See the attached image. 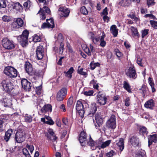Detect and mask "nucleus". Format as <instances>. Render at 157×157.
<instances>
[{"instance_id":"57","label":"nucleus","mask_w":157,"mask_h":157,"mask_svg":"<svg viewBox=\"0 0 157 157\" xmlns=\"http://www.w3.org/2000/svg\"><path fill=\"white\" fill-rule=\"evenodd\" d=\"M31 2L29 0H28L24 3L23 6L25 7H29L31 5Z\"/></svg>"},{"instance_id":"20","label":"nucleus","mask_w":157,"mask_h":157,"mask_svg":"<svg viewBox=\"0 0 157 157\" xmlns=\"http://www.w3.org/2000/svg\"><path fill=\"white\" fill-rule=\"evenodd\" d=\"M25 71L29 75H32L34 73L32 65L29 62H26L25 64Z\"/></svg>"},{"instance_id":"49","label":"nucleus","mask_w":157,"mask_h":157,"mask_svg":"<svg viewBox=\"0 0 157 157\" xmlns=\"http://www.w3.org/2000/svg\"><path fill=\"white\" fill-rule=\"evenodd\" d=\"M80 12L86 15L88 13V11L85 6H82L80 9Z\"/></svg>"},{"instance_id":"19","label":"nucleus","mask_w":157,"mask_h":157,"mask_svg":"<svg viewBox=\"0 0 157 157\" xmlns=\"http://www.w3.org/2000/svg\"><path fill=\"white\" fill-rule=\"evenodd\" d=\"M129 141L131 144L134 147H136L139 145V138L136 136H130L129 138Z\"/></svg>"},{"instance_id":"30","label":"nucleus","mask_w":157,"mask_h":157,"mask_svg":"<svg viewBox=\"0 0 157 157\" xmlns=\"http://www.w3.org/2000/svg\"><path fill=\"white\" fill-rule=\"evenodd\" d=\"M131 3V0H121L119 3V5L123 7L128 6Z\"/></svg>"},{"instance_id":"16","label":"nucleus","mask_w":157,"mask_h":157,"mask_svg":"<svg viewBox=\"0 0 157 157\" xmlns=\"http://www.w3.org/2000/svg\"><path fill=\"white\" fill-rule=\"evenodd\" d=\"M76 109L78 111L79 114L82 117L83 116L85 110L83 109L82 101H77Z\"/></svg>"},{"instance_id":"41","label":"nucleus","mask_w":157,"mask_h":157,"mask_svg":"<svg viewBox=\"0 0 157 157\" xmlns=\"http://www.w3.org/2000/svg\"><path fill=\"white\" fill-rule=\"evenodd\" d=\"M46 119L47 120L45 121V123L50 125H52L54 124V122L51 119L50 117L48 116L46 117Z\"/></svg>"},{"instance_id":"23","label":"nucleus","mask_w":157,"mask_h":157,"mask_svg":"<svg viewBox=\"0 0 157 157\" xmlns=\"http://www.w3.org/2000/svg\"><path fill=\"white\" fill-rule=\"evenodd\" d=\"M95 121L98 126L100 127L103 123V119L100 113H97L95 116Z\"/></svg>"},{"instance_id":"10","label":"nucleus","mask_w":157,"mask_h":157,"mask_svg":"<svg viewBox=\"0 0 157 157\" xmlns=\"http://www.w3.org/2000/svg\"><path fill=\"white\" fill-rule=\"evenodd\" d=\"M67 92V89L65 88H63L57 93L56 99L59 101H63L66 97Z\"/></svg>"},{"instance_id":"9","label":"nucleus","mask_w":157,"mask_h":157,"mask_svg":"<svg viewBox=\"0 0 157 157\" xmlns=\"http://www.w3.org/2000/svg\"><path fill=\"white\" fill-rule=\"evenodd\" d=\"M43 104L40 103L37 105V108L38 109L40 110L42 113H46L47 112H51L52 111V107L50 104L45 105L43 106Z\"/></svg>"},{"instance_id":"14","label":"nucleus","mask_w":157,"mask_h":157,"mask_svg":"<svg viewBox=\"0 0 157 157\" xmlns=\"http://www.w3.org/2000/svg\"><path fill=\"white\" fill-rule=\"evenodd\" d=\"M46 23H44L41 26V28L44 29L46 28H53L54 27L55 24L53 19L52 18L46 20Z\"/></svg>"},{"instance_id":"42","label":"nucleus","mask_w":157,"mask_h":157,"mask_svg":"<svg viewBox=\"0 0 157 157\" xmlns=\"http://www.w3.org/2000/svg\"><path fill=\"white\" fill-rule=\"evenodd\" d=\"M128 16L136 21L137 22L140 20L139 17H136L134 13L129 14Z\"/></svg>"},{"instance_id":"21","label":"nucleus","mask_w":157,"mask_h":157,"mask_svg":"<svg viewBox=\"0 0 157 157\" xmlns=\"http://www.w3.org/2000/svg\"><path fill=\"white\" fill-rule=\"evenodd\" d=\"M59 11L60 12L61 14L64 17H68L70 12L69 10L65 7H60Z\"/></svg>"},{"instance_id":"35","label":"nucleus","mask_w":157,"mask_h":157,"mask_svg":"<svg viewBox=\"0 0 157 157\" xmlns=\"http://www.w3.org/2000/svg\"><path fill=\"white\" fill-rule=\"evenodd\" d=\"M147 89V86L145 84H143L139 90L141 91V93L142 94L144 98H145L146 96Z\"/></svg>"},{"instance_id":"45","label":"nucleus","mask_w":157,"mask_h":157,"mask_svg":"<svg viewBox=\"0 0 157 157\" xmlns=\"http://www.w3.org/2000/svg\"><path fill=\"white\" fill-rule=\"evenodd\" d=\"M149 30L148 29H144L141 31L142 37L143 38L148 33Z\"/></svg>"},{"instance_id":"34","label":"nucleus","mask_w":157,"mask_h":157,"mask_svg":"<svg viewBox=\"0 0 157 157\" xmlns=\"http://www.w3.org/2000/svg\"><path fill=\"white\" fill-rule=\"evenodd\" d=\"M139 132L140 134L143 136L146 135L148 133V132L146 128L144 126H142L140 128Z\"/></svg>"},{"instance_id":"54","label":"nucleus","mask_w":157,"mask_h":157,"mask_svg":"<svg viewBox=\"0 0 157 157\" xmlns=\"http://www.w3.org/2000/svg\"><path fill=\"white\" fill-rule=\"evenodd\" d=\"M114 153V151L113 150H111L109 152L106 153L105 157H113Z\"/></svg>"},{"instance_id":"37","label":"nucleus","mask_w":157,"mask_h":157,"mask_svg":"<svg viewBox=\"0 0 157 157\" xmlns=\"http://www.w3.org/2000/svg\"><path fill=\"white\" fill-rule=\"evenodd\" d=\"M80 66H79L78 67V68L77 71L78 73L81 75L84 76L85 77H86L87 75L86 72L83 71V68H80Z\"/></svg>"},{"instance_id":"43","label":"nucleus","mask_w":157,"mask_h":157,"mask_svg":"<svg viewBox=\"0 0 157 157\" xmlns=\"http://www.w3.org/2000/svg\"><path fill=\"white\" fill-rule=\"evenodd\" d=\"M32 117L28 115H25V120L26 122L30 123L32 121Z\"/></svg>"},{"instance_id":"3","label":"nucleus","mask_w":157,"mask_h":157,"mask_svg":"<svg viewBox=\"0 0 157 157\" xmlns=\"http://www.w3.org/2000/svg\"><path fill=\"white\" fill-rule=\"evenodd\" d=\"M3 90L9 93L14 88V86L8 78L3 80L1 82Z\"/></svg>"},{"instance_id":"36","label":"nucleus","mask_w":157,"mask_h":157,"mask_svg":"<svg viewBox=\"0 0 157 157\" xmlns=\"http://www.w3.org/2000/svg\"><path fill=\"white\" fill-rule=\"evenodd\" d=\"M74 69L73 67H71L67 72H64L65 76L69 78H71L72 77V74L74 71Z\"/></svg>"},{"instance_id":"22","label":"nucleus","mask_w":157,"mask_h":157,"mask_svg":"<svg viewBox=\"0 0 157 157\" xmlns=\"http://www.w3.org/2000/svg\"><path fill=\"white\" fill-rule=\"evenodd\" d=\"M111 140H108L103 142H102L101 140H99L98 143V146L101 148H104L109 146L111 142Z\"/></svg>"},{"instance_id":"63","label":"nucleus","mask_w":157,"mask_h":157,"mask_svg":"<svg viewBox=\"0 0 157 157\" xmlns=\"http://www.w3.org/2000/svg\"><path fill=\"white\" fill-rule=\"evenodd\" d=\"M88 36L92 41L95 36L93 32H90L88 34Z\"/></svg>"},{"instance_id":"18","label":"nucleus","mask_w":157,"mask_h":157,"mask_svg":"<svg viewBox=\"0 0 157 157\" xmlns=\"http://www.w3.org/2000/svg\"><path fill=\"white\" fill-rule=\"evenodd\" d=\"M44 48L42 46L40 45L36 48V53L37 59L39 60L42 59L44 56Z\"/></svg>"},{"instance_id":"5","label":"nucleus","mask_w":157,"mask_h":157,"mask_svg":"<svg viewBox=\"0 0 157 157\" xmlns=\"http://www.w3.org/2000/svg\"><path fill=\"white\" fill-rule=\"evenodd\" d=\"M2 43L3 47L8 50L13 49L15 47V45L13 41L7 38H4L2 40Z\"/></svg>"},{"instance_id":"15","label":"nucleus","mask_w":157,"mask_h":157,"mask_svg":"<svg viewBox=\"0 0 157 157\" xmlns=\"http://www.w3.org/2000/svg\"><path fill=\"white\" fill-rule=\"evenodd\" d=\"M21 84L22 88L26 91H29L31 88V83L27 79L23 78L21 80Z\"/></svg>"},{"instance_id":"52","label":"nucleus","mask_w":157,"mask_h":157,"mask_svg":"<svg viewBox=\"0 0 157 157\" xmlns=\"http://www.w3.org/2000/svg\"><path fill=\"white\" fill-rule=\"evenodd\" d=\"M6 4L5 0H0V7L2 8H5Z\"/></svg>"},{"instance_id":"25","label":"nucleus","mask_w":157,"mask_h":157,"mask_svg":"<svg viewBox=\"0 0 157 157\" xmlns=\"http://www.w3.org/2000/svg\"><path fill=\"white\" fill-rule=\"evenodd\" d=\"M90 109V112L87 115V117H93L97 111V108L95 103H92Z\"/></svg>"},{"instance_id":"32","label":"nucleus","mask_w":157,"mask_h":157,"mask_svg":"<svg viewBox=\"0 0 157 157\" xmlns=\"http://www.w3.org/2000/svg\"><path fill=\"white\" fill-rule=\"evenodd\" d=\"M123 88L129 93L132 92L131 86L129 83L126 81H124L123 84Z\"/></svg>"},{"instance_id":"56","label":"nucleus","mask_w":157,"mask_h":157,"mask_svg":"<svg viewBox=\"0 0 157 157\" xmlns=\"http://www.w3.org/2000/svg\"><path fill=\"white\" fill-rule=\"evenodd\" d=\"M41 86H38L36 87V92L38 95H40L41 94Z\"/></svg>"},{"instance_id":"6","label":"nucleus","mask_w":157,"mask_h":157,"mask_svg":"<svg viewBox=\"0 0 157 157\" xmlns=\"http://www.w3.org/2000/svg\"><path fill=\"white\" fill-rule=\"evenodd\" d=\"M106 127L109 129H114L116 127L115 116L112 114L106 122Z\"/></svg>"},{"instance_id":"17","label":"nucleus","mask_w":157,"mask_h":157,"mask_svg":"<svg viewBox=\"0 0 157 157\" xmlns=\"http://www.w3.org/2000/svg\"><path fill=\"white\" fill-rule=\"evenodd\" d=\"M87 137V135L84 131H82L80 133L79 140L82 146L85 145L86 143Z\"/></svg>"},{"instance_id":"44","label":"nucleus","mask_w":157,"mask_h":157,"mask_svg":"<svg viewBox=\"0 0 157 157\" xmlns=\"http://www.w3.org/2000/svg\"><path fill=\"white\" fill-rule=\"evenodd\" d=\"M16 21L17 22V24H18V25H19V27L23 26L24 22L21 18H18L16 19Z\"/></svg>"},{"instance_id":"50","label":"nucleus","mask_w":157,"mask_h":157,"mask_svg":"<svg viewBox=\"0 0 157 157\" xmlns=\"http://www.w3.org/2000/svg\"><path fill=\"white\" fill-rule=\"evenodd\" d=\"M48 133L51 135L54 136L53 140H56L57 139V137L55 136V133L53 131V129L51 128H49L48 130Z\"/></svg>"},{"instance_id":"58","label":"nucleus","mask_w":157,"mask_h":157,"mask_svg":"<svg viewBox=\"0 0 157 157\" xmlns=\"http://www.w3.org/2000/svg\"><path fill=\"white\" fill-rule=\"evenodd\" d=\"M57 40L59 42L62 43L63 41V38L62 34L61 33H59L58 36Z\"/></svg>"},{"instance_id":"28","label":"nucleus","mask_w":157,"mask_h":157,"mask_svg":"<svg viewBox=\"0 0 157 157\" xmlns=\"http://www.w3.org/2000/svg\"><path fill=\"white\" fill-rule=\"evenodd\" d=\"M2 103L4 106L6 107H11L12 105L11 100L8 98H4Z\"/></svg>"},{"instance_id":"48","label":"nucleus","mask_w":157,"mask_h":157,"mask_svg":"<svg viewBox=\"0 0 157 157\" xmlns=\"http://www.w3.org/2000/svg\"><path fill=\"white\" fill-rule=\"evenodd\" d=\"M82 107H83V109L85 110V109L87 110V109L89 108V105L85 101L83 100L82 101Z\"/></svg>"},{"instance_id":"27","label":"nucleus","mask_w":157,"mask_h":157,"mask_svg":"<svg viewBox=\"0 0 157 157\" xmlns=\"http://www.w3.org/2000/svg\"><path fill=\"white\" fill-rule=\"evenodd\" d=\"M148 146L151 145L153 142L155 143L157 141V136L156 134L150 135L148 137Z\"/></svg>"},{"instance_id":"39","label":"nucleus","mask_w":157,"mask_h":157,"mask_svg":"<svg viewBox=\"0 0 157 157\" xmlns=\"http://www.w3.org/2000/svg\"><path fill=\"white\" fill-rule=\"evenodd\" d=\"M90 84L91 86H92L95 89L98 90L99 87L98 84L97 83V81L94 80H93L90 82Z\"/></svg>"},{"instance_id":"64","label":"nucleus","mask_w":157,"mask_h":157,"mask_svg":"<svg viewBox=\"0 0 157 157\" xmlns=\"http://www.w3.org/2000/svg\"><path fill=\"white\" fill-rule=\"evenodd\" d=\"M64 124L66 125H68V119L67 118H63L62 120Z\"/></svg>"},{"instance_id":"8","label":"nucleus","mask_w":157,"mask_h":157,"mask_svg":"<svg viewBox=\"0 0 157 157\" xmlns=\"http://www.w3.org/2000/svg\"><path fill=\"white\" fill-rule=\"evenodd\" d=\"M97 103L100 105L105 104L107 98L105 94L99 92L96 96Z\"/></svg>"},{"instance_id":"33","label":"nucleus","mask_w":157,"mask_h":157,"mask_svg":"<svg viewBox=\"0 0 157 157\" xmlns=\"http://www.w3.org/2000/svg\"><path fill=\"white\" fill-rule=\"evenodd\" d=\"M111 33L113 34V36H116L118 34V29L117 28V26L115 25H113L111 26L110 29Z\"/></svg>"},{"instance_id":"13","label":"nucleus","mask_w":157,"mask_h":157,"mask_svg":"<svg viewBox=\"0 0 157 157\" xmlns=\"http://www.w3.org/2000/svg\"><path fill=\"white\" fill-rule=\"evenodd\" d=\"M26 148H24L22 150L23 153L25 157H31L28 149L29 150L31 154H32L34 150V147L33 145L27 144L26 145Z\"/></svg>"},{"instance_id":"61","label":"nucleus","mask_w":157,"mask_h":157,"mask_svg":"<svg viewBox=\"0 0 157 157\" xmlns=\"http://www.w3.org/2000/svg\"><path fill=\"white\" fill-rule=\"evenodd\" d=\"M12 26L14 29H18L19 28L16 21H14L12 23Z\"/></svg>"},{"instance_id":"46","label":"nucleus","mask_w":157,"mask_h":157,"mask_svg":"<svg viewBox=\"0 0 157 157\" xmlns=\"http://www.w3.org/2000/svg\"><path fill=\"white\" fill-rule=\"evenodd\" d=\"M5 127V124H4V122L0 119V132L4 130Z\"/></svg>"},{"instance_id":"1","label":"nucleus","mask_w":157,"mask_h":157,"mask_svg":"<svg viewBox=\"0 0 157 157\" xmlns=\"http://www.w3.org/2000/svg\"><path fill=\"white\" fill-rule=\"evenodd\" d=\"M29 33L25 30L22 33V34L17 37V40L23 47L26 46L28 44V39Z\"/></svg>"},{"instance_id":"47","label":"nucleus","mask_w":157,"mask_h":157,"mask_svg":"<svg viewBox=\"0 0 157 157\" xmlns=\"http://www.w3.org/2000/svg\"><path fill=\"white\" fill-rule=\"evenodd\" d=\"M150 22L151 26L153 28L155 29H157V21L153 20H150Z\"/></svg>"},{"instance_id":"12","label":"nucleus","mask_w":157,"mask_h":157,"mask_svg":"<svg viewBox=\"0 0 157 157\" xmlns=\"http://www.w3.org/2000/svg\"><path fill=\"white\" fill-rule=\"evenodd\" d=\"M126 75L130 78L135 79L136 78V71L134 66L132 65L126 71Z\"/></svg>"},{"instance_id":"11","label":"nucleus","mask_w":157,"mask_h":157,"mask_svg":"<svg viewBox=\"0 0 157 157\" xmlns=\"http://www.w3.org/2000/svg\"><path fill=\"white\" fill-rule=\"evenodd\" d=\"M105 36V34L104 33L102 34V35L100 37L96 36H95L94 38L92 40L93 42L95 44H96L99 41H100V45L102 47H105L106 44L105 41L104 40V38Z\"/></svg>"},{"instance_id":"24","label":"nucleus","mask_w":157,"mask_h":157,"mask_svg":"<svg viewBox=\"0 0 157 157\" xmlns=\"http://www.w3.org/2000/svg\"><path fill=\"white\" fill-rule=\"evenodd\" d=\"M155 103L153 99H150L147 101L144 105V107L147 109H152L155 106Z\"/></svg>"},{"instance_id":"60","label":"nucleus","mask_w":157,"mask_h":157,"mask_svg":"<svg viewBox=\"0 0 157 157\" xmlns=\"http://www.w3.org/2000/svg\"><path fill=\"white\" fill-rule=\"evenodd\" d=\"M87 144L91 147H93L94 145V141L91 139H90L88 142L87 143Z\"/></svg>"},{"instance_id":"53","label":"nucleus","mask_w":157,"mask_h":157,"mask_svg":"<svg viewBox=\"0 0 157 157\" xmlns=\"http://www.w3.org/2000/svg\"><path fill=\"white\" fill-rule=\"evenodd\" d=\"M94 91L92 90H90L88 91H85L84 94L87 96H91L93 94Z\"/></svg>"},{"instance_id":"59","label":"nucleus","mask_w":157,"mask_h":157,"mask_svg":"<svg viewBox=\"0 0 157 157\" xmlns=\"http://www.w3.org/2000/svg\"><path fill=\"white\" fill-rule=\"evenodd\" d=\"M130 98L129 97L127 98L125 100V105L126 106H128L130 105Z\"/></svg>"},{"instance_id":"7","label":"nucleus","mask_w":157,"mask_h":157,"mask_svg":"<svg viewBox=\"0 0 157 157\" xmlns=\"http://www.w3.org/2000/svg\"><path fill=\"white\" fill-rule=\"evenodd\" d=\"M51 14V11L49 8L47 6H44L43 9L40 8L37 14L40 15L41 20H44L46 18L47 14Z\"/></svg>"},{"instance_id":"26","label":"nucleus","mask_w":157,"mask_h":157,"mask_svg":"<svg viewBox=\"0 0 157 157\" xmlns=\"http://www.w3.org/2000/svg\"><path fill=\"white\" fill-rule=\"evenodd\" d=\"M116 142L120 151H122L124 148V139L123 138H120L118 140H116Z\"/></svg>"},{"instance_id":"29","label":"nucleus","mask_w":157,"mask_h":157,"mask_svg":"<svg viewBox=\"0 0 157 157\" xmlns=\"http://www.w3.org/2000/svg\"><path fill=\"white\" fill-rule=\"evenodd\" d=\"M131 29L132 36L134 37H139L140 35L138 31L137 28L133 26H131Z\"/></svg>"},{"instance_id":"4","label":"nucleus","mask_w":157,"mask_h":157,"mask_svg":"<svg viewBox=\"0 0 157 157\" xmlns=\"http://www.w3.org/2000/svg\"><path fill=\"white\" fill-rule=\"evenodd\" d=\"M4 73L10 78H15L17 75V71L14 67L8 66L6 67L4 71Z\"/></svg>"},{"instance_id":"40","label":"nucleus","mask_w":157,"mask_h":157,"mask_svg":"<svg viewBox=\"0 0 157 157\" xmlns=\"http://www.w3.org/2000/svg\"><path fill=\"white\" fill-rule=\"evenodd\" d=\"M32 40L34 42H37L40 41L41 38L39 36L35 35L33 37Z\"/></svg>"},{"instance_id":"62","label":"nucleus","mask_w":157,"mask_h":157,"mask_svg":"<svg viewBox=\"0 0 157 157\" xmlns=\"http://www.w3.org/2000/svg\"><path fill=\"white\" fill-rule=\"evenodd\" d=\"M73 103V98L70 97L67 102V105L68 106H70Z\"/></svg>"},{"instance_id":"31","label":"nucleus","mask_w":157,"mask_h":157,"mask_svg":"<svg viewBox=\"0 0 157 157\" xmlns=\"http://www.w3.org/2000/svg\"><path fill=\"white\" fill-rule=\"evenodd\" d=\"M13 133V130L12 129L8 130L6 132L5 135L4 137V139L6 142H7L9 140L11 135Z\"/></svg>"},{"instance_id":"55","label":"nucleus","mask_w":157,"mask_h":157,"mask_svg":"<svg viewBox=\"0 0 157 157\" xmlns=\"http://www.w3.org/2000/svg\"><path fill=\"white\" fill-rule=\"evenodd\" d=\"M64 44L62 43H61L59 49V53L62 54L63 51Z\"/></svg>"},{"instance_id":"51","label":"nucleus","mask_w":157,"mask_h":157,"mask_svg":"<svg viewBox=\"0 0 157 157\" xmlns=\"http://www.w3.org/2000/svg\"><path fill=\"white\" fill-rule=\"evenodd\" d=\"M147 5L149 7L151 6L154 5L155 4L154 0H147Z\"/></svg>"},{"instance_id":"38","label":"nucleus","mask_w":157,"mask_h":157,"mask_svg":"<svg viewBox=\"0 0 157 157\" xmlns=\"http://www.w3.org/2000/svg\"><path fill=\"white\" fill-rule=\"evenodd\" d=\"M13 8L17 10H22L23 9V6L19 2H16L14 4Z\"/></svg>"},{"instance_id":"2","label":"nucleus","mask_w":157,"mask_h":157,"mask_svg":"<svg viewBox=\"0 0 157 157\" xmlns=\"http://www.w3.org/2000/svg\"><path fill=\"white\" fill-rule=\"evenodd\" d=\"M26 134L25 130L20 128L18 129L15 134V141L18 143L23 142L25 140Z\"/></svg>"}]
</instances>
